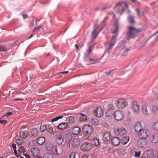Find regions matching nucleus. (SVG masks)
<instances>
[{
    "mask_svg": "<svg viewBox=\"0 0 158 158\" xmlns=\"http://www.w3.org/2000/svg\"><path fill=\"white\" fill-rule=\"evenodd\" d=\"M16 142L19 145H21L23 143V140L19 138L18 139L16 140Z\"/></svg>",
    "mask_w": 158,
    "mask_h": 158,
    "instance_id": "obj_49",
    "label": "nucleus"
},
{
    "mask_svg": "<svg viewBox=\"0 0 158 158\" xmlns=\"http://www.w3.org/2000/svg\"><path fill=\"white\" fill-rule=\"evenodd\" d=\"M54 157L53 154L49 152L45 153L43 156V158H54Z\"/></svg>",
    "mask_w": 158,
    "mask_h": 158,
    "instance_id": "obj_28",
    "label": "nucleus"
},
{
    "mask_svg": "<svg viewBox=\"0 0 158 158\" xmlns=\"http://www.w3.org/2000/svg\"><path fill=\"white\" fill-rule=\"evenodd\" d=\"M19 150L21 152H25V148L22 146L19 147Z\"/></svg>",
    "mask_w": 158,
    "mask_h": 158,
    "instance_id": "obj_55",
    "label": "nucleus"
},
{
    "mask_svg": "<svg viewBox=\"0 0 158 158\" xmlns=\"http://www.w3.org/2000/svg\"><path fill=\"white\" fill-rule=\"evenodd\" d=\"M142 126L140 122L136 123L134 127V129L135 132H139L142 130Z\"/></svg>",
    "mask_w": 158,
    "mask_h": 158,
    "instance_id": "obj_13",
    "label": "nucleus"
},
{
    "mask_svg": "<svg viewBox=\"0 0 158 158\" xmlns=\"http://www.w3.org/2000/svg\"><path fill=\"white\" fill-rule=\"evenodd\" d=\"M64 140V139H56V142L59 144H62Z\"/></svg>",
    "mask_w": 158,
    "mask_h": 158,
    "instance_id": "obj_54",
    "label": "nucleus"
},
{
    "mask_svg": "<svg viewBox=\"0 0 158 158\" xmlns=\"http://www.w3.org/2000/svg\"><path fill=\"white\" fill-rule=\"evenodd\" d=\"M113 109V106L112 104H109L107 106L106 111V114L107 115H108L109 117L113 115L114 112Z\"/></svg>",
    "mask_w": 158,
    "mask_h": 158,
    "instance_id": "obj_5",
    "label": "nucleus"
},
{
    "mask_svg": "<svg viewBox=\"0 0 158 158\" xmlns=\"http://www.w3.org/2000/svg\"><path fill=\"white\" fill-rule=\"evenodd\" d=\"M127 31L126 32L127 40L133 39L138 36L142 31L141 28H136L132 26L127 27Z\"/></svg>",
    "mask_w": 158,
    "mask_h": 158,
    "instance_id": "obj_1",
    "label": "nucleus"
},
{
    "mask_svg": "<svg viewBox=\"0 0 158 158\" xmlns=\"http://www.w3.org/2000/svg\"><path fill=\"white\" fill-rule=\"evenodd\" d=\"M126 42L125 40H123L119 44L118 47L120 48H122L126 47L125 44Z\"/></svg>",
    "mask_w": 158,
    "mask_h": 158,
    "instance_id": "obj_32",
    "label": "nucleus"
},
{
    "mask_svg": "<svg viewBox=\"0 0 158 158\" xmlns=\"http://www.w3.org/2000/svg\"><path fill=\"white\" fill-rule=\"evenodd\" d=\"M69 73V71H63L62 72H60L58 74H67Z\"/></svg>",
    "mask_w": 158,
    "mask_h": 158,
    "instance_id": "obj_59",
    "label": "nucleus"
},
{
    "mask_svg": "<svg viewBox=\"0 0 158 158\" xmlns=\"http://www.w3.org/2000/svg\"><path fill=\"white\" fill-rule=\"evenodd\" d=\"M12 114V113L10 112H7V113L5 115V116L6 117H8L10 115Z\"/></svg>",
    "mask_w": 158,
    "mask_h": 158,
    "instance_id": "obj_61",
    "label": "nucleus"
},
{
    "mask_svg": "<svg viewBox=\"0 0 158 158\" xmlns=\"http://www.w3.org/2000/svg\"><path fill=\"white\" fill-rule=\"evenodd\" d=\"M47 130L48 132L50 133H52L53 132V127L50 126L47 129Z\"/></svg>",
    "mask_w": 158,
    "mask_h": 158,
    "instance_id": "obj_50",
    "label": "nucleus"
},
{
    "mask_svg": "<svg viewBox=\"0 0 158 158\" xmlns=\"http://www.w3.org/2000/svg\"><path fill=\"white\" fill-rule=\"evenodd\" d=\"M125 9L123 7H122L121 10H119L118 11V12L120 14V15H122L124 12Z\"/></svg>",
    "mask_w": 158,
    "mask_h": 158,
    "instance_id": "obj_48",
    "label": "nucleus"
},
{
    "mask_svg": "<svg viewBox=\"0 0 158 158\" xmlns=\"http://www.w3.org/2000/svg\"><path fill=\"white\" fill-rule=\"evenodd\" d=\"M149 131L147 129H142L138 133V136L141 138L145 139L148 137L149 135Z\"/></svg>",
    "mask_w": 158,
    "mask_h": 158,
    "instance_id": "obj_3",
    "label": "nucleus"
},
{
    "mask_svg": "<svg viewBox=\"0 0 158 158\" xmlns=\"http://www.w3.org/2000/svg\"><path fill=\"white\" fill-rule=\"evenodd\" d=\"M89 156L88 154L83 155L82 158H88Z\"/></svg>",
    "mask_w": 158,
    "mask_h": 158,
    "instance_id": "obj_64",
    "label": "nucleus"
},
{
    "mask_svg": "<svg viewBox=\"0 0 158 158\" xmlns=\"http://www.w3.org/2000/svg\"><path fill=\"white\" fill-rule=\"evenodd\" d=\"M120 135H122L126 134L127 133V131L125 128H120Z\"/></svg>",
    "mask_w": 158,
    "mask_h": 158,
    "instance_id": "obj_37",
    "label": "nucleus"
},
{
    "mask_svg": "<svg viewBox=\"0 0 158 158\" xmlns=\"http://www.w3.org/2000/svg\"><path fill=\"white\" fill-rule=\"evenodd\" d=\"M6 120H0V123L2 124H6L7 123Z\"/></svg>",
    "mask_w": 158,
    "mask_h": 158,
    "instance_id": "obj_56",
    "label": "nucleus"
},
{
    "mask_svg": "<svg viewBox=\"0 0 158 158\" xmlns=\"http://www.w3.org/2000/svg\"><path fill=\"white\" fill-rule=\"evenodd\" d=\"M56 139H63V138L62 136V135L60 132H56Z\"/></svg>",
    "mask_w": 158,
    "mask_h": 158,
    "instance_id": "obj_35",
    "label": "nucleus"
},
{
    "mask_svg": "<svg viewBox=\"0 0 158 158\" xmlns=\"http://www.w3.org/2000/svg\"><path fill=\"white\" fill-rule=\"evenodd\" d=\"M47 129V127L44 124H41L40 127V131L41 132L44 131Z\"/></svg>",
    "mask_w": 158,
    "mask_h": 158,
    "instance_id": "obj_36",
    "label": "nucleus"
},
{
    "mask_svg": "<svg viewBox=\"0 0 158 158\" xmlns=\"http://www.w3.org/2000/svg\"><path fill=\"white\" fill-rule=\"evenodd\" d=\"M6 47L2 45L0 46V52H6Z\"/></svg>",
    "mask_w": 158,
    "mask_h": 158,
    "instance_id": "obj_47",
    "label": "nucleus"
},
{
    "mask_svg": "<svg viewBox=\"0 0 158 158\" xmlns=\"http://www.w3.org/2000/svg\"><path fill=\"white\" fill-rule=\"evenodd\" d=\"M141 155V152L139 151L138 152H135V156L136 157H139Z\"/></svg>",
    "mask_w": 158,
    "mask_h": 158,
    "instance_id": "obj_52",
    "label": "nucleus"
},
{
    "mask_svg": "<svg viewBox=\"0 0 158 158\" xmlns=\"http://www.w3.org/2000/svg\"><path fill=\"white\" fill-rule=\"evenodd\" d=\"M23 16L24 19H25L28 17V15L27 14H23Z\"/></svg>",
    "mask_w": 158,
    "mask_h": 158,
    "instance_id": "obj_60",
    "label": "nucleus"
},
{
    "mask_svg": "<svg viewBox=\"0 0 158 158\" xmlns=\"http://www.w3.org/2000/svg\"><path fill=\"white\" fill-rule=\"evenodd\" d=\"M136 10L137 13L138 15L139 16H141V13L140 12V10L139 9V8H137L136 9Z\"/></svg>",
    "mask_w": 158,
    "mask_h": 158,
    "instance_id": "obj_58",
    "label": "nucleus"
},
{
    "mask_svg": "<svg viewBox=\"0 0 158 158\" xmlns=\"http://www.w3.org/2000/svg\"><path fill=\"white\" fill-rule=\"evenodd\" d=\"M76 155V152H72L70 155V158H75Z\"/></svg>",
    "mask_w": 158,
    "mask_h": 158,
    "instance_id": "obj_51",
    "label": "nucleus"
},
{
    "mask_svg": "<svg viewBox=\"0 0 158 158\" xmlns=\"http://www.w3.org/2000/svg\"><path fill=\"white\" fill-rule=\"evenodd\" d=\"M150 140L152 142L154 143H158V134H154L150 138Z\"/></svg>",
    "mask_w": 158,
    "mask_h": 158,
    "instance_id": "obj_17",
    "label": "nucleus"
},
{
    "mask_svg": "<svg viewBox=\"0 0 158 158\" xmlns=\"http://www.w3.org/2000/svg\"><path fill=\"white\" fill-rule=\"evenodd\" d=\"M116 38V36H114L108 42L104 43V46L108 51L111 50L112 47L115 45V40Z\"/></svg>",
    "mask_w": 158,
    "mask_h": 158,
    "instance_id": "obj_2",
    "label": "nucleus"
},
{
    "mask_svg": "<svg viewBox=\"0 0 158 158\" xmlns=\"http://www.w3.org/2000/svg\"><path fill=\"white\" fill-rule=\"evenodd\" d=\"M89 61L91 62H95L98 60L97 58H94L91 55L89 56Z\"/></svg>",
    "mask_w": 158,
    "mask_h": 158,
    "instance_id": "obj_42",
    "label": "nucleus"
},
{
    "mask_svg": "<svg viewBox=\"0 0 158 158\" xmlns=\"http://www.w3.org/2000/svg\"><path fill=\"white\" fill-rule=\"evenodd\" d=\"M122 2H118L116 3L115 7H116L118 6H121Z\"/></svg>",
    "mask_w": 158,
    "mask_h": 158,
    "instance_id": "obj_62",
    "label": "nucleus"
},
{
    "mask_svg": "<svg viewBox=\"0 0 158 158\" xmlns=\"http://www.w3.org/2000/svg\"><path fill=\"white\" fill-rule=\"evenodd\" d=\"M114 27L115 28V30L113 32V34H115L117 35L118 34L119 28V24L117 22H116L115 23Z\"/></svg>",
    "mask_w": 158,
    "mask_h": 158,
    "instance_id": "obj_26",
    "label": "nucleus"
},
{
    "mask_svg": "<svg viewBox=\"0 0 158 158\" xmlns=\"http://www.w3.org/2000/svg\"><path fill=\"white\" fill-rule=\"evenodd\" d=\"M120 49V55L121 56H125L127 55V52L130 50L129 48H126V47Z\"/></svg>",
    "mask_w": 158,
    "mask_h": 158,
    "instance_id": "obj_11",
    "label": "nucleus"
},
{
    "mask_svg": "<svg viewBox=\"0 0 158 158\" xmlns=\"http://www.w3.org/2000/svg\"><path fill=\"white\" fill-rule=\"evenodd\" d=\"M69 122V123L72 124L75 121V118L74 117L70 116L68 118Z\"/></svg>",
    "mask_w": 158,
    "mask_h": 158,
    "instance_id": "obj_39",
    "label": "nucleus"
},
{
    "mask_svg": "<svg viewBox=\"0 0 158 158\" xmlns=\"http://www.w3.org/2000/svg\"><path fill=\"white\" fill-rule=\"evenodd\" d=\"M83 131L86 134L89 135L92 133L93 131V128L92 126L89 125H85L83 128Z\"/></svg>",
    "mask_w": 158,
    "mask_h": 158,
    "instance_id": "obj_7",
    "label": "nucleus"
},
{
    "mask_svg": "<svg viewBox=\"0 0 158 158\" xmlns=\"http://www.w3.org/2000/svg\"><path fill=\"white\" fill-rule=\"evenodd\" d=\"M110 133L108 132H105L103 135V139L105 141L108 142L110 139Z\"/></svg>",
    "mask_w": 158,
    "mask_h": 158,
    "instance_id": "obj_19",
    "label": "nucleus"
},
{
    "mask_svg": "<svg viewBox=\"0 0 158 158\" xmlns=\"http://www.w3.org/2000/svg\"><path fill=\"white\" fill-rule=\"evenodd\" d=\"M97 28H95L93 29L92 33V35L94 37V39L96 38L98 34L102 30V29H101L99 32H97Z\"/></svg>",
    "mask_w": 158,
    "mask_h": 158,
    "instance_id": "obj_25",
    "label": "nucleus"
},
{
    "mask_svg": "<svg viewBox=\"0 0 158 158\" xmlns=\"http://www.w3.org/2000/svg\"><path fill=\"white\" fill-rule=\"evenodd\" d=\"M114 133L115 135H120V128H114Z\"/></svg>",
    "mask_w": 158,
    "mask_h": 158,
    "instance_id": "obj_38",
    "label": "nucleus"
},
{
    "mask_svg": "<svg viewBox=\"0 0 158 158\" xmlns=\"http://www.w3.org/2000/svg\"><path fill=\"white\" fill-rule=\"evenodd\" d=\"M125 101L123 98H121L119 99L117 102V105L119 107V108H122L125 106Z\"/></svg>",
    "mask_w": 158,
    "mask_h": 158,
    "instance_id": "obj_12",
    "label": "nucleus"
},
{
    "mask_svg": "<svg viewBox=\"0 0 158 158\" xmlns=\"http://www.w3.org/2000/svg\"><path fill=\"white\" fill-rule=\"evenodd\" d=\"M81 131L80 128L77 127H73L72 130V133L73 134L77 135Z\"/></svg>",
    "mask_w": 158,
    "mask_h": 158,
    "instance_id": "obj_21",
    "label": "nucleus"
},
{
    "mask_svg": "<svg viewBox=\"0 0 158 158\" xmlns=\"http://www.w3.org/2000/svg\"><path fill=\"white\" fill-rule=\"evenodd\" d=\"M92 144L94 146H97L99 145L98 140L96 138L93 139L91 141Z\"/></svg>",
    "mask_w": 158,
    "mask_h": 158,
    "instance_id": "obj_29",
    "label": "nucleus"
},
{
    "mask_svg": "<svg viewBox=\"0 0 158 158\" xmlns=\"http://www.w3.org/2000/svg\"><path fill=\"white\" fill-rule=\"evenodd\" d=\"M147 142L144 139L140 138L138 140L137 145L139 147H143L147 144Z\"/></svg>",
    "mask_w": 158,
    "mask_h": 158,
    "instance_id": "obj_8",
    "label": "nucleus"
},
{
    "mask_svg": "<svg viewBox=\"0 0 158 158\" xmlns=\"http://www.w3.org/2000/svg\"><path fill=\"white\" fill-rule=\"evenodd\" d=\"M115 70V69H113L111 70H109L108 72H105V73L106 74L107 76H109L110 73Z\"/></svg>",
    "mask_w": 158,
    "mask_h": 158,
    "instance_id": "obj_53",
    "label": "nucleus"
},
{
    "mask_svg": "<svg viewBox=\"0 0 158 158\" xmlns=\"http://www.w3.org/2000/svg\"><path fill=\"white\" fill-rule=\"evenodd\" d=\"M80 115L79 119L81 120L84 121L86 120L87 116L85 114H80Z\"/></svg>",
    "mask_w": 158,
    "mask_h": 158,
    "instance_id": "obj_33",
    "label": "nucleus"
},
{
    "mask_svg": "<svg viewBox=\"0 0 158 158\" xmlns=\"http://www.w3.org/2000/svg\"><path fill=\"white\" fill-rule=\"evenodd\" d=\"M146 155L147 158H153L154 156L153 150L151 149H149L147 150Z\"/></svg>",
    "mask_w": 158,
    "mask_h": 158,
    "instance_id": "obj_18",
    "label": "nucleus"
},
{
    "mask_svg": "<svg viewBox=\"0 0 158 158\" xmlns=\"http://www.w3.org/2000/svg\"><path fill=\"white\" fill-rule=\"evenodd\" d=\"M12 146L13 147L14 150L16 149V148H17L16 145L15 144L13 143L12 145Z\"/></svg>",
    "mask_w": 158,
    "mask_h": 158,
    "instance_id": "obj_63",
    "label": "nucleus"
},
{
    "mask_svg": "<svg viewBox=\"0 0 158 158\" xmlns=\"http://www.w3.org/2000/svg\"><path fill=\"white\" fill-rule=\"evenodd\" d=\"M132 109L135 112H138L139 111V106L137 102L134 101L132 103Z\"/></svg>",
    "mask_w": 158,
    "mask_h": 158,
    "instance_id": "obj_16",
    "label": "nucleus"
},
{
    "mask_svg": "<svg viewBox=\"0 0 158 158\" xmlns=\"http://www.w3.org/2000/svg\"><path fill=\"white\" fill-rule=\"evenodd\" d=\"M89 120L90 123L92 125H96L98 124V120L96 118L92 117L89 119Z\"/></svg>",
    "mask_w": 158,
    "mask_h": 158,
    "instance_id": "obj_24",
    "label": "nucleus"
},
{
    "mask_svg": "<svg viewBox=\"0 0 158 158\" xmlns=\"http://www.w3.org/2000/svg\"><path fill=\"white\" fill-rule=\"evenodd\" d=\"M95 113L96 116L98 117H101L103 115V111L102 108L100 106H98L96 108Z\"/></svg>",
    "mask_w": 158,
    "mask_h": 158,
    "instance_id": "obj_9",
    "label": "nucleus"
},
{
    "mask_svg": "<svg viewBox=\"0 0 158 158\" xmlns=\"http://www.w3.org/2000/svg\"><path fill=\"white\" fill-rule=\"evenodd\" d=\"M37 142L39 144H42L45 141V137H40L38 138L37 139Z\"/></svg>",
    "mask_w": 158,
    "mask_h": 158,
    "instance_id": "obj_22",
    "label": "nucleus"
},
{
    "mask_svg": "<svg viewBox=\"0 0 158 158\" xmlns=\"http://www.w3.org/2000/svg\"><path fill=\"white\" fill-rule=\"evenodd\" d=\"M127 19L128 21L131 24H134L135 23L134 16L132 15H129L127 17Z\"/></svg>",
    "mask_w": 158,
    "mask_h": 158,
    "instance_id": "obj_20",
    "label": "nucleus"
},
{
    "mask_svg": "<svg viewBox=\"0 0 158 158\" xmlns=\"http://www.w3.org/2000/svg\"><path fill=\"white\" fill-rule=\"evenodd\" d=\"M22 135L23 138H26L28 135V132L27 131H22Z\"/></svg>",
    "mask_w": 158,
    "mask_h": 158,
    "instance_id": "obj_41",
    "label": "nucleus"
},
{
    "mask_svg": "<svg viewBox=\"0 0 158 158\" xmlns=\"http://www.w3.org/2000/svg\"><path fill=\"white\" fill-rule=\"evenodd\" d=\"M23 100V97H21L20 98H16L14 99V100L15 101H19V100Z\"/></svg>",
    "mask_w": 158,
    "mask_h": 158,
    "instance_id": "obj_57",
    "label": "nucleus"
},
{
    "mask_svg": "<svg viewBox=\"0 0 158 158\" xmlns=\"http://www.w3.org/2000/svg\"><path fill=\"white\" fill-rule=\"evenodd\" d=\"M80 143V141L77 138L74 139L72 143V145L73 147L76 148L79 146Z\"/></svg>",
    "mask_w": 158,
    "mask_h": 158,
    "instance_id": "obj_14",
    "label": "nucleus"
},
{
    "mask_svg": "<svg viewBox=\"0 0 158 158\" xmlns=\"http://www.w3.org/2000/svg\"><path fill=\"white\" fill-rule=\"evenodd\" d=\"M63 117V116H57V117H55V118H54L52 119L51 120V122L52 123H53L55 121H57L58 120H59L60 119L62 118Z\"/></svg>",
    "mask_w": 158,
    "mask_h": 158,
    "instance_id": "obj_40",
    "label": "nucleus"
},
{
    "mask_svg": "<svg viewBox=\"0 0 158 158\" xmlns=\"http://www.w3.org/2000/svg\"><path fill=\"white\" fill-rule=\"evenodd\" d=\"M93 51V48L90 46H89L87 52V53L89 56L91 55V52Z\"/></svg>",
    "mask_w": 158,
    "mask_h": 158,
    "instance_id": "obj_44",
    "label": "nucleus"
},
{
    "mask_svg": "<svg viewBox=\"0 0 158 158\" xmlns=\"http://www.w3.org/2000/svg\"><path fill=\"white\" fill-rule=\"evenodd\" d=\"M151 110L154 114H157L158 113V109L156 106L152 105L151 106Z\"/></svg>",
    "mask_w": 158,
    "mask_h": 158,
    "instance_id": "obj_30",
    "label": "nucleus"
},
{
    "mask_svg": "<svg viewBox=\"0 0 158 158\" xmlns=\"http://www.w3.org/2000/svg\"><path fill=\"white\" fill-rule=\"evenodd\" d=\"M141 110L142 113L145 115H147L148 114V112L147 109V106L146 105H143Z\"/></svg>",
    "mask_w": 158,
    "mask_h": 158,
    "instance_id": "obj_23",
    "label": "nucleus"
},
{
    "mask_svg": "<svg viewBox=\"0 0 158 158\" xmlns=\"http://www.w3.org/2000/svg\"><path fill=\"white\" fill-rule=\"evenodd\" d=\"M67 124L65 123H61L58 125V127L60 129H63L67 127Z\"/></svg>",
    "mask_w": 158,
    "mask_h": 158,
    "instance_id": "obj_31",
    "label": "nucleus"
},
{
    "mask_svg": "<svg viewBox=\"0 0 158 158\" xmlns=\"http://www.w3.org/2000/svg\"><path fill=\"white\" fill-rule=\"evenodd\" d=\"M114 117L116 120L120 121L123 118V114L121 111L117 110L114 113Z\"/></svg>",
    "mask_w": 158,
    "mask_h": 158,
    "instance_id": "obj_6",
    "label": "nucleus"
},
{
    "mask_svg": "<svg viewBox=\"0 0 158 158\" xmlns=\"http://www.w3.org/2000/svg\"><path fill=\"white\" fill-rule=\"evenodd\" d=\"M153 129L157 131H158V122L155 123L153 125Z\"/></svg>",
    "mask_w": 158,
    "mask_h": 158,
    "instance_id": "obj_46",
    "label": "nucleus"
},
{
    "mask_svg": "<svg viewBox=\"0 0 158 158\" xmlns=\"http://www.w3.org/2000/svg\"><path fill=\"white\" fill-rule=\"evenodd\" d=\"M52 151L54 153L56 154H59V153L57 151V148L56 146H54L52 148Z\"/></svg>",
    "mask_w": 158,
    "mask_h": 158,
    "instance_id": "obj_45",
    "label": "nucleus"
},
{
    "mask_svg": "<svg viewBox=\"0 0 158 158\" xmlns=\"http://www.w3.org/2000/svg\"><path fill=\"white\" fill-rule=\"evenodd\" d=\"M42 26V25H39L37 27L35 28L33 31V32H34V34H35L37 33V31H36L41 28Z\"/></svg>",
    "mask_w": 158,
    "mask_h": 158,
    "instance_id": "obj_43",
    "label": "nucleus"
},
{
    "mask_svg": "<svg viewBox=\"0 0 158 158\" xmlns=\"http://www.w3.org/2000/svg\"><path fill=\"white\" fill-rule=\"evenodd\" d=\"M31 151L34 156H37L40 155V151L39 149L37 148H33L31 149Z\"/></svg>",
    "mask_w": 158,
    "mask_h": 158,
    "instance_id": "obj_10",
    "label": "nucleus"
},
{
    "mask_svg": "<svg viewBox=\"0 0 158 158\" xmlns=\"http://www.w3.org/2000/svg\"><path fill=\"white\" fill-rule=\"evenodd\" d=\"M31 132L32 135L35 136L38 134V130L36 128H33L31 130Z\"/></svg>",
    "mask_w": 158,
    "mask_h": 158,
    "instance_id": "obj_34",
    "label": "nucleus"
},
{
    "mask_svg": "<svg viewBox=\"0 0 158 158\" xmlns=\"http://www.w3.org/2000/svg\"><path fill=\"white\" fill-rule=\"evenodd\" d=\"M81 148L83 151H87L92 149V146L89 143L86 142L81 145Z\"/></svg>",
    "mask_w": 158,
    "mask_h": 158,
    "instance_id": "obj_4",
    "label": "nucleus"
},
{
    "mask_svg": "<svg viewBox=\"0 0 158 158\" xmlns=\"http://www.w3.org/2000/svg\"><path fill=\"white\" fill-rule=\"evenodd\" d=\"M120 140V139L119 138L114 137L111 139V143L113 145L117 146L119 144Z\"/></svg>",
    "mask_w": 158,
    "mask_h": 158,
    "instance_id": "obj_15",
    "label": "nucleus"
},
{
    "mask_svg": "<svg viewBox=\"0 0 158 158\" xmlns=\"http://www.w3.org/2000/svg\"><path fill=\"white\" fill-rule=\"evenodd\" d=\"M129 140V137L128 136H125L123 137L122 139V143L123 144H125L128 142Z\"/></svg>",
    "mask_w": 158,
    "mask_h": 158,
    "instance_id": "obj_27",
    "label": "nucleus"
}]
</instances>
